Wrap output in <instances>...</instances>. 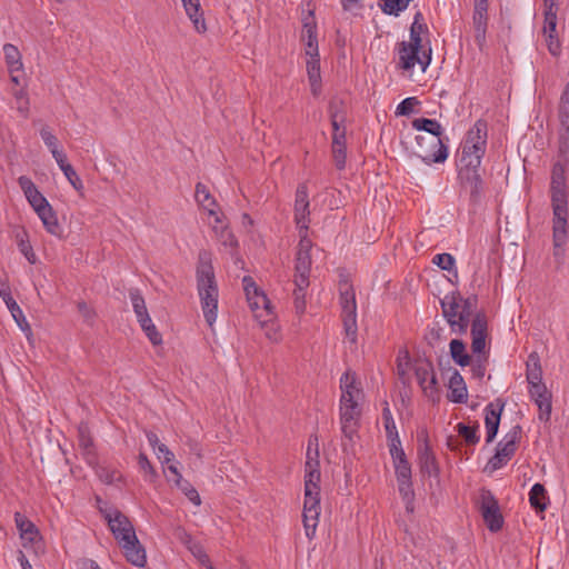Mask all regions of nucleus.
Instances as JSON below:
<instances>
[{
    "instance_id": "20e7f679",
    "label": "nucleus",
    "mask_w": 569,
    "mask_h": 569,
    "mask_svg": "<svg viewBox=\"0 0 569 569\" xmlns=\"http://www.w3.org/2000/svg\"><path fill=\"white\" fill-rule=\"evenodd\" d=\"M460 300V293L453 292L450 296H446L440 303L443 317L449 323L452 332L458 335H465L468 330L469 325H472L476 315L483 313L486 316V313L483 311L472 313L471 311L461 308Z\"/></svg>"
},
{
    "instance_id": "13d9d810",
    "label": "nucleus",
    "mask_w": 569,
    "mask_h": 569,
    "mask_svg": "<svg viewBox=\"0 0 569 569\" xmlns=\"http://www.w3.org/2000/svg\"><path fill=\"white\" fill-rule=\"evenodd\" d=\"M332 158L335 166L338 170H342L346 167L347 148L346 144L331 146Z\"/></svg>"
},
{
    "instance_id": "5fc2aeb1",
    "label": "nucleus",
    "mask_w": 569,
    "mask_h": 569,
    "mask_svg": "<svg viewBox=\"0 0 569 569\" xmlns=\"http://www.w3.org/2000/svg\"><path fill=\"white\" fill-rule=\"evenodd\" d=\"M463 188L469 191L471 201L478 202L483 194V181L481 176L472 180V182L465 184Z\"/></svg>"
},
{
    "instance_id": "603ef678",
    "label": "nucleus",
    "mask_w": 569,
    "mask_h": 569,
    "mask_svg": "<svg viewBox=\"0 0 569 569\" xmlns=\"http://www.w3.org/2000/svg\"><path fill=\"white\" fill-rule=\"evenodd\" d=\"M254 317L259 321L260 326L266 328V336L271 340L278 339V328L277 325L273 321V315L267 316L266 319H261L262 315L256 313Z\"/></svg>"
},
{
    "instance_id": "7c9ffc66",
    "label": "nucleus",
    "mask_w": 569,
    "mask_h": 569,
    "mask_svg": "<svg viewBox=\"0 0 569 569\" xmlns=\"http://www.w3.org/2000/svg\"><path fill=\"white\" fill-rule=\"evenodd\" d=\"M2 300L4 301L18 327L29 337L31 335L30 325L28 323L21 308L12 298L11 293H6Z\"/></svg>"
},
{
    "instance_id": "0eeeda50",
    "label": "nucleus",
    "mask_w": 569,
    "mask_h": 569,
    "mask_svg": "<svg viewBox=\"0 0 569 569\" xmlns=\"http://www.w3.org/2000/svg\"><path fill=\"white\" fill-rule=\"evenodd\" d=\"M417 149L415 153L425 163H442L448 158V147L441 137L418 134L416 137Z\"/></svg>"
},
{
    "instance_id": "3c124183",
    "label": "nucleus",
    "mask_w": 569,
    "mask_h": 569,
    "mask_svg": "<svg viewBox=\"0 0 569 569\" xmlns=\"http://www.w3.org/2000/svg\"><path fill=\"white\" fill-rule=\"evenodd\" d=\"M129 296L137 318H141L142 316L147 315L148 310L146 302L139 290H130Z\"/></svg>"
},
{
    "instance_id": "4d7b16f0",
    "label": "nucleus",
    "mask_w": 569,
    "mask_h": 569,
    "mask_svg": "<svg viewBox=\"0 0 569 569\" xmlns=\"http://www.w3.org/2000/svg\"><path fill=\"white\" fill-rule=\"evenodd\" d=\"M389 440V451L390 455L395 460L403 459L406 458V453L401 447V441L398 433H395V436L388 437Z\"/></svg>"
},
{
    "instance_id": "f8f14e48",
    "label": "nucleus",
    "mask_w": 569,
    "mask_h": 569,
    "mask_svg": "<svg viewBox=\"0 0 569 569\" xmlns=\"http://www.w3.org/2000/svg\"><path fill=\"white\" fill-rule=\"evenodd\" d=\"M300 241L296 253L295 278H298L300 286L305 284V280H309L311 270V256L312 241L308 234H299Z\"/></svg>"
},
{
    "instance_id": "e2e57ef3",
    "label": "nucleus",
    "mask_w": 569,
    "mask_h": 569,
    "mask_svg": "<svg viewBox=\"0 0 569 569\" xmlns=\"http://www.w3.org/2000/svg\"><path fill=\"white\" fill-rule=\"evenodd\" d=\"M417 104H419V101L416 97L406 98L398 104L396 113L399 116H409Z\"/></svg>"
},
{
    "instance_id": "4c0bfd02",
    "label": "nucleus",
    "mask_w": 569,
    "mask_h": 569,
    "mask_svg": "<svg viewBox=\"0 0 569 569\" xmlns=\"http://www.w3.org/2000/svg\"><path fill=\"white\" fill-rule=\"evenodd\" d=\"M526 377L528 383L542 381L540 357L538 356L537 352H531L528 356Z\"/></svg>"
},
{
    "instance_id": "a19ab883",
    "label": "nucleus",
    "mask_w": 569,
    "mask_h": 569,
    "mask_svg": "<svg viewBox=\"0 0 569 569\" xmlns=\"http://www.w3.org/2000/svg\"><path fill=\"white\" fill-rule=\"evenodd\" d=\"M412 0H378L381 11L388 16L398 17Z\"/></svg>"
},
{
    "instance_id": "c9c22d12",
    "label": "nucleus",
    "mask_w": 569,
    "mask_h": 569,
    "mask_svg": "<svg viewBox=\"0 0 569 569\" xmlns=\"http://www.w3.org/2000/svg\"><path fill=\"white\" fill-rule=\"evenodd\" d=\"M548 20H545L542 32L546 38V44L548 51L553 56L558 57L561 51V46L557 36V20H553V28L549 30Z\"/></svg>"
},
{
    "instance_id": "7ed1b4c3",
    "label": "nucleus",
    "mask_w": 569,
    "mask_h": 569,
    "mask_svg": "<svg viewBox=\"0 0 569 569\" xmlns=\"http://www.w3.org/2000/svg\"><path fill=\"white\" fill-rule=\"evenodd\" d=\"M471 350L475 359L471 358L472 375L482 379L486 372L487 362V337H488V318L483 313L476 315L471 328Z\"/></svg>"
},
{
    "instance_id": "412c9836",
    "label": "nucleus",
    "mask_w": 569,
    "mask_h": 569,
    "mask_svg": "<svg viewBox=\"0 0 569 569\" xmlns=\"http://www.w3.org/2000/svg\"><path fill=\"white\" fill-rule=\"evenodd\" d=\"M503 403H489L485 408L486 417H485V425L487 429V443H490L493 441V439L497 436L499 423H500V416L503 410Z\"/></svg>"
},
{
    "instance_id": "aec40b11",
    "label": "nucleus",
    "mask_w": 569,
    "mask_h": 569,
    "mask_svg": "<svg viewBox=\"0 0 569 569\" xmlns=\"http://www.w3.org/2000/svg\"><path fill=\"white\" fill-rule=\"evenodd\" d=\"M361 408L340 409V423L343 436L350 441L357 436Z\"/></svg>"
},
{
    "instance_id": "49530a36",
    "label": "nucleus",
    "mask_w": 569,
    "mask_h": 569,
    "mask_svg": "<svg viewBox=\"0 0 569 569\" xmlns=\"http://www.w3.org/2000/svg\"><path fill=\"white\" fill-rule=\"evenodd\" d=\"M317 24L313 13L310 11L309 17L303 20L301 40L306 42H318L316 33Z\"/></svg>"
},
{
    "instance_id": "1a4fd4ad",
    "label": "nucleus",
    "mask_w": 569,
    "mask_h": 569,
    "mask_svg": "<svg viewBox=\"0 0 569 569\" xmlns=\"http://www.w3.org/2000/svg\"><path fill=\"white\" fill-rule=\"evenodd\" d=\"M487 144V123L478 120L468 130L465 143L461 150V157H478L482 159Z\"/></svg>"
},
{
    "instance_id": "b1692460",
    "label": "nucleus",
    "mask_w": 569,
    "mask_h": 569,
    "mask_svg": "<svg viewBox=\"0 0 569 569\" xmlns=\"http://www.w3.org/2000/svg\"><path fill=\"white\" fill-rule=\"evenodd\" d=\"M450 390L448 399L455 403H465L468 399L467 386L458 370L451 375L448 383Z\"/></svg>"
},
{
    "instance_id": "cd10ccee",
    "label": "nucleus",
    "mask_w": 569,
    "mask_h": 569,
    "mask_svg": "<svg viewBox=\"0 0 569 569\" xmlns=\"http://www.w3.org/2000/svg\"><path fill=\"white\" fill-rule=\"evenodd\" d=\"M341 396L347 398H362V389L360 383L357 381L356 373L353 371H346L340 378Z\"/></svg>"
},
{
    "instance_id": "338daca9",
    "label": "nucleus",
    "mask_w": 569,
    "mask_h": 569,
    "mask_svg": "<svg viewBox=\"0 0 569 569\" xmlns=\"http://www.w3.org/2000/svg\"><path fill=\"white\" fill-rule=\"evenodd\" d=\"M188 497V499L194 505L199 506L201 503L200 496L198 491L186 480H181L180 486H178Z\"/></svg>"
},
{
    "instance_id": "c85d7f7f",
    "label": "nucleus",
    "mask_w": 569,
    "mask_h": 569,
    "mask_svg": "<svg viewBox=\"0 0 569 569\" xmlns=\"http://www.w3.org/2000/svg\"><path fill=\"white\" fill-rule=\"evenodd\" d=\"M187 16L192 21L194 29L199 33H203L207 30L204 19L200 9L199 0H181Z\"/></svg>"
},
{
    "instance_id": "58836bf2",
    "label": "nucleus",
    "mask_w": 569,
    "mask_h": 569,
    "mask_svg": "<svg viewBox=\"0 0 569 569\" xmlns=\"http://www.w3.org/2000/svg\"><path fill=\"white\" fill-rule=\"evenodd\" d=\"M307 73L313 94H318L320 88V60L319 57L307 59Z\"/></svg>"
},
{
    "instance_id": "6e6d98bb",
    "label": "nucleus",
    "mask_w": 569,
    "mask_h": 569,
    "mask_svg": "<svg viewBox=\"0 0 569 569\" xmlns=\"http://www.w3.org/2000/svg\"><path fill=\"white\" fill-rule=\"evenodd\" d=\"M393 465L396 469L397 481H408L409 479H411V466L408 462L407 458L395 460Z\"/></svg>"
},
{
    "instance_id": "2f4dec72",
    "label": "nucleus",
    "mask_w": 569,
    "mask_h": 569,
    "mask_svg": "<svg viewBox=\"0 0 569 569\" xmlns=\"http://www.w3.org/2000/svg\"><path fill=\"white\" fill-rule=\"evenodd\" d=\"M79 432V447L82 450V455L84 456L88 463H96V453L93 448L92 439L89 435L88 428L86 426H80L78 429Z\"/></svg>"
},
{
    "instance_id": "ddd939ff",
    "label": "nucleus",
    "mask_w": 569,
    "mask_h": 569,
    "mask_svg": "<svg viewBox=\"0 0 569 569\" xmlns=\"http://www.w3.org/2000/svg\"><path fill=\"white\" fill-rule=\"evenodd\" d=\"M415 375L425 395L433 401L439 399L438 381L432 363L429 361L417 362Z\"/></svg>"
},
{
    "instance_id": "09e8293b",
    "label": "nucleus",
    "mask_w": 569,
    "mask_h": 569,
    "mask_svg": "<svg viewBox=\"0 0 569 569\" xmlns=\"http://www.w3.org/2000/svg\"><path fill=\"white\" fill-rule=\"evenodd\" d=\"M247 300L252 311L256 312L258 309L263 308L266 316L273 315L270 310V301L263 292L259 291Z\"/></svg>"
},
{
    "instance_id": "423d86ee",
    "label": "nucleus",
    "mask_w": 569,
    "mask_h": 569,
    "mask_svg": "<svg viewBox=\"0 0 569 569\" xmlns=\"http://www.w3.org/2000/svg\"><path fill=\"white\" fill-rule=\"evenodd\" d=\"M567 166L557 161L552 166L550 181V199L552 216L568 214Z\"/></svg>"
},
{
    "instance_id": "9d476101",
    "label": "nucleus",
    "mask_w": 569,
    "mask_h": 569,
    "mask_svg": "<svg viewBox=\"0 0 569 569\" xmlns=\"http://www.w3.org/2000/svg\"><path fill=\"white\" fill-rule=\"evenodd\" d=\"M101 512L119 545L121 542L128 543V540L134 539V537H137L131 521L121 511L113 509L101 510Z\"/></svg>"
},
{
    "instance_id": "5701e85b",
    "label": "nucleus",
    "mask_w": 569,
    "mask_h": 569,
    "mask_svg": "<svg viewBox=\"0 0 569 569\" xmlns=\"http://www.w3.org/2000/svg\"><path fill=\"white\" fill-rule=\"evenodd\" d=\"M480 164L481 159L478 157H460L459 180L462 187L480 176Z\"/></svg>"
},
{
    "instance_id": "4be33fe9",
    "label": "nucleus",
    "mask_w": 569,
    "mask_h": 569,
    "mask_svg": "<svg viewBox=\"0 0 569 569\" xmlns=\"http://www.w3.org/2000/svg\"><path fill=\"white\" fill-rule=\"evenodd\" d=\"M120 547L123 550L126 559L136 567H144L147 563V556L143 546L137 537L128 540V543L121 542Z\"/></svg>"
},
{
    "instance_id": "de8ad7c7",
    "label": "nucleus",
    "mask_w": 569,
    "mask_h": 569,
    "mask_svg": "<svg viewBox=\"0 0 569 569\" xmlns=\"http://www.w3.org/2000/svg\"><path fill=\"white\" fill-rule=\"evenodd\" d=\"M18 248L20 252L27 258L30 263H36V254L28 240L27 232L24 230L17 233Z\"/></svg>"
},
{
    "instance_id": "473e14b6",
    "label": "nucleus",
    "mask_w": 569,
    "mask_h": 569,
    "mask_svg": "<svg viewBox=\"0 0 569 569\" xmlns=\"http://www.w3.org/2000/svg\"><path fill=\"white\" fill-rule=\"evenodd\" d=\"M449 349L450 356L457 365L466 367L471 363V356L467 352L466 345L462 340L452 339Z\"/></svg>"
},
{
    "instance_id": "a211bd4d",
    "label": "nucleus",
    "mask_w": 569,
    "mask_h": 569,
    "mask_svg": "<svg viewBox=\"0 0 569 569\" xmlns=\"http://www.w3.org/2000/svg\"><path fill=\"white\" fill-rule=\"evenodd\" d=\"M472 26L475 29V40L479 47H482L486 42L488 26V3H483L482 1L475 3Z\"/></svg>"
},
{
    "instance_id": "393cba45",
    "label": "nucleus",
    "mask_w": 569,
    "mask_h": 569,
    "mask_svg": "<svg viewBox=\"0 0 569 569\" xmlns=\"http://www.w3.org/2000/svg\"><path fill=\"white\" fill-rule=\"evenodd\" d=\"M418 459L420 470L423 475H428L429 477L438 475V465L436 461V457L429 447L427 440H425L423 445L418 449Z\"/></svg>"
},
{
    "instance_id": "dca6fc26",
    "label": "nucleus",
    "mask_w": 569,
    "mask_h": 569,
    "mask_svg": "<svg viewBox=\"0 0 569 569\" xmlns=\"http://www.w3.org/2000/svg\"><path fill=\"white\" fill-rule=\"evenodd\" d=\"M568 239V214L552 216L553 256L561 261L565 256L563 246Z\"/></svg>"
},
{
    "instance_id": "37998d69",
    "label": "nucleus",
    "mask_w": 569,
    "mask_h": 569,
    "mask_svg": "<svg viewBox=\"0 0 569 569\" xmlns=\"http://www.w3.org/2000/svg\"><path fill=\"white\" fill-rule=\"evenodd\" d=\"M546 489L541 483H535L529 493V501L532 508L538 511L546 509Z\"/></svg>"
},
{
    "instance_id": "f257e3e1",
    "label": "nucleus",
    "mask_w": 569,
    "mask_h": 569,
    "mask_svg": "<svg viewBox=\"0 0 569 569\" xmlns=\"http://www.w3.org/2000/svg\"><path fill=\"white\" fill-rule=\"evenodd\" d=\"M429 28L423 22V16L418 11L410 27V40L399 43L398 67L403 70H412L419 64L425 72L431 62L432 49L429 40Z\"/></svg>"
},
{
    "instance_id": "8fccbe9b",
    "label": "nucleus",
    "mask_w": 569,
    "mask_h": 569,
    "mask_svg": "<svg viewBox=\"0 0 569 569\" xmlns=\"http://www.w3.org/2000/svg\"><path fill=\"white\" fill-rule=\"evenodd\" d=\"M479 426L469 427L465 423H458L457 430L468 445H476L479 442V436L477 435Z\"/></svg>"
},
{
    "instance_id": "f3484780",
    "label": "nucleus",
    "mask_w": 569,
    "mask_h": 569,
    "mask_svg": "<svg viewBox=\"0 0 569 569\" xmlns=\"http://www.w3.org/2000/svg\"><path fill=\"white\" fill-rule=\"evenodd\" d=\"M529 386L530 397L535 400L539 409V419L542 421H548L550 419L552 409L551 392L548 391L546 385L542 381L530 382Z\"/></svg>"
},
{
    "instance_id": "bb28decb",
    "label": "nucleus",
    "mask_w": 569,
    "mask_h": 569,
    "mask_svg": "<svg viewBox=\"0 0 569 569\" xmlns=\"http://www.w3.org/2000/svg\"><path fill=\"white\" fill-rule=\"evenodd\" d=\"M14 522L22 540L32 543L39 538L38 528L24 515L16 512Z\"/></svg>"
},
{
    "instance_id": "f03ea898",
    "label": "nucleus",
    "mask_w": 569,
    "mask_h": 569,
    "mask_svg": "<svg viewBox=\"0 0 569 569\" xmlns=\"http://www.w3.org/2000/svg\"><path fill=\"white\" fill-rule=\"evenodd\" d=\"M197 289L204 319L211 327L217 319L219 291L211 263V253L207 250H201L199 252L197 266Z\"/></svg>"
},
{
    "instance_id": "79ce46f5",
    "label": "nucleus",
    "mask_w": 569,
    "mask_h": 569,
    "mask_svg": "<svg viewBox=\"0 0 569 569\" xmlns=\"http://www.w3.org/2000/svg\"><path fill=\"white\" fill-rule=\"evenodd\" d=\"M295 290H293V299H295V309L297 313H303L306 310V290L309 287V280H305V284L300 286V281L298 278L293 279Z\"/></svg>"
},
{
    "instance_id": "f704fd0d",
    "label": "nucleus",
    "mask_w": 569,
    "mask_h": 569,
    "mask_svg": "<svg viewBox=\"0 0 569 569\" xmlns=\"http://www.w3.org/2000/svg\"><path fill=\"white\" fill-rule=\"evenodd\" d=\"M319 461L306 463L305 490L320 491Z\"/></svg>"
},
{
    "instance_id": "69168bd1",
    "label": "nucleus",
    "mask_w": 569,
    "mask_h": 569,
    "mask_svg": "<svg viewBox=\"0 0 569 569\" xmlns=\"http://www.w3.org/2000/svg\"><path fill=\"white\" fill-rule=\"evenodd\" d=\"M140 469L149 476V480L153 481L157 478V472L144 453H140L138 458Z\"/></svg>"
},
{
    "instance_id": "a878e982",
    "label": "nucleus",
    "mask_w": 569,
    "mask_h": 569,
    "mask_svg": "<svg viewBox=\"0 0 569 569\" xmlns=\"http://www.w3.org/2000/svg\"><path fill=\"white\" fill-rule=\"evenodd\" d=\"M196 201L197 203L204 210L208 211L210 216H214L216 222H220V218L217 214L216 207L217 202L214 198L211 196L207 186L201 182H198L196 186Z\"/></svg>"
},
{
    "instance_id": "6e6552de",
    "label": "nucleus",
    "mask_w": 569,
    "mask_h": 569,
    "mask_svg": "<svg viewBox=\"0 0 569 569\" xmlns=\"http://www.w3.org/2000/svg\"><path fill=\"white\" fill-rule=\"evenodd\" d=\"M478 508L487 528L491 532H497L502 528L503 517L500 512L499 503L490 490L482 489L480 491Z\"/></svg>"
},
{
    "instance_id": "ea45409f",
    "label": "nucleus",
    "mask_w": 569,
    "mask_h": 569,
    "mask_svg": "<svg viewBox=\"0 0 569 569\" xmlns=\"http://www.w3.org/2000/svg\"><path fill=\"white\" fill-rule=\"evenodd\" d=\"M561 129L569 132V82L566 84L559 101L558 110Z\"/></svg>"
},
{
    "instance_id": "774afa93",
    "label": "nucleus",
    "mask_w": 569,
    "mask_h": 569,
    "mask_svg": "<svg viewBox=\"0 0 569 569\" xmlns=\"http://www.w3.org/2000/svg\"><path fill=\"white\" fill-rule=\"evenodd\" d=\"M40 137L50 151L58 149V139L48 127L41 128Z\"/></svg>"
},
{
    "instance_id": "c03bdc74",
    "label": "nucleus",
    "mask_w": 569,
    "mask_h": 569,
    "mask_svg": "<svg viewBox=\"0 0 569 569\" xmlns=\"http://www.w3.org/2000/svg\"><path fill=\"white\" fill-rule=\"evenodd\" d=\"M174 536L186 546L189 547V549L194 553L198 555L201 562L204 563V561H209L208 556L202 552V550L198 546L191 547L190 543L192 541L191 536L184 530L182 527H177L174 529Z\"/></svg>"
},
{
    "instance_id": "052dcab7",
    "label": "nucleus",
    "mask_w": 569,
    "mask_h": 569,
    "mask_svg": "<svg viewBox=\"0 0 569 569\" xmlns=\"http://www.w3.org/2000/svg\"><path fill=\"white\" fill-rule=\"evenodd\" d=\"M557 0H545V20H548L549 30L553 28V20H557Z\"/></svg>"
},
{
    "instance_id": "bf43d9fd",
    "label": "nucleus",
    "mask_w": 569,
    "mask_h": 569,
    "mask_svg": "<svg viewBox=\"0 0 569 569\" xmlns=\"http://www.w3.org/2000/svg\"><path fill=\"white\" fill-rule=\"evenodd\" d=\"M16 100V109L23 116L27 117L29 112V99L27 93L20 89L13 92Z\"/></svg>"
},
{
    "instance_id": "864d4df0",
    "label": "nucleus",
    "mask_w": 569,
    "mask_h": 569,
    "mask_svg": "<svg viewBox=\"0 0 569 569\" xmlns=\"http://www.w3.org/2000/svg\"><path fill=\"white\" fill-rule=\"evenodd\" d=\"M432 262L438 266L440 269L451 272L455 271V276L457 277V270H455V258L450 253H439L436 254L432 259Z\"/></svg>"
},
{
    "instance_id": "c756f323",
    "label": "nucleus",
    "mask_w": 569,
    "mask_h": 569,
    "mask_svg": "<svg viewBox=\"0 0 569 569\" xmlns=\"http://www.w3.org/2000/svg\"><path fill=\"white\" fill-rule=\"evenodd\" d=\"M37 214L41 219L46 230L49 233L58 238L62 237L63 230L60 223L58 222L57 214L53 211L50 203L47 207H44L41 211H39Z\"/></svg>"
},
{
    "instance_id": "9b49d317",
    "label": "nucleus",
    "mask_w": 569,
    "mask_h": 569,
    "mask_svg": "<svg viewBox=\"0 0 569 569\" xmlns=\"http://www.w3.org/2000/svg\"><path fill=\"white\" fill-rule=\"evenodd\" d=\"M320 516V491L305 490L302 521L307 538L315 536Z\"/></svg>"
},
{
    "instance_id": "39448f33",
    "label": "nucleus",
    "mask_w": 569,
    "mask_h": 569,
    "mask_svg": "<svg viewBox=\"0 0 569 569\" xmlns=\"http://www.w3.org/2000/svg\"><path fill=\"white\" fill-rule=\"evenodd\" d=\"M341 316L346 338L351 343L357 342V303L356 295L351 283L347 280L339 283Z\"/></svg>"
},
{
    "instance_id": "e433bc0d",
    "label": "nucleus",
    "mask_w": 569,
    "mask_h": 569,
    "mask_svg": "<svg viewBox=\"0 0 569 569\" xmlns=\"http://www.w3.org/2000/svg\"><path fill=\"white\" fill-rule=\"evenodd\" d=\"M3 52L10 73L22 70L23 64L21 61V53L16 46L6 43L3 46Z\"/></svg>"
},
{
    "instance_id": "a18cd8bd",
    "label": "nucleus",
    "mask_w": 569,
    "mask_h": 569,
    "mask_svg": "<svg viewBox=\"0 0 569 569\" xmlns=\"http://www.w3.org/2000/svg\"><path fill=\"white\" fill-rule=\"evenodd\" d=\"M329 113L333 132L345 131L346 117L336 102L330 103Z\"/></svg>"
},
{
    "instance_id": "4468645a",
    "label": "nucleus",
    "mask_w": 569,
    "mask_h": 569,
    "mask_svg": "<svg viewBox=\"0 0 569 569\" xmlns=\"http://www.w3.org/2000/svg\"><path fill=\"white\" fill-rule=\"evenodd\" d=\"M309 199L308 188L305 183L299 184L296 191L295 200V221L299 229V234H308L309 229Z\"/></svg>"
},
{
    "instance_id": "2eb2a0df",
    "label": "nucleus",
    "mask_w": 569,
    "mask_h": 569,
    "mask_svg": "<svg viewBox=\"0 0 569 569\" xmlns=\"http://www.w3.org/2000/svg\"><path fill=\"white\" fill-rule=\"evenodd\" d=\"M518 437V431H513L505 437L502 441H500L497 446L496 453L489 460L487 465V469L491 471L498 470L511 459V457L516 452V441Z\"/></svg>"
},
{
    "instance_id": "72a5a7b5",
    "label": "nucleus",
    "mask_w": 569,
    "mask_h": 569,
    "mask_svg": "<svg viewBox=\"0 0 569 569\" xmlns=\"http://www.w3.org/2000/svg\"><path fill=\"white\" fill-rule=\"evenodd\" d=\"M413 129L429 133V137H441L443 128L435 119L417 118L412 121Z\"/></svg>"
},
{
    "instance_id": "6ab92c4d",
    "label": "nucleus",
    "mask_w": 569,
    "mask_h": 569,
    "mask_svg": "<svg viewBox=\"0 0 569 569\" xmlns=\"http://www.w3.org/2000/svg\"><path fill=\"white\" fill-rule=\"evenodd\" d=\"M18 183L28 202L37 213L49 204L48 200L42 196L30 178L21 176L18 179Z\"/></svg>"
},
{
    "instance_id": "680f3d73",
    "label": "nucleus",
    "mask_w": 569,
    "mask_h": 569,
    "mask_svg": "<svg viewBox=\"0 0 569 569\" xmlns=\"http://www.w3.org/2000/svg\"><path fill=\"white\" fill-rule=\"evenodd\" d=\"M382 419H383L387 437H391V436H395V433H398L397 428H396V422L392 418V413H391L387 402L382 410Z\"/></svg>"
},
{
    "instance_id": "0e129e2a",
    "label": "nucleus",
    "mask_w": 569,
    "mask_h": 569,
    "mask_svg": "<svg viewBox=\"0 0 569 569\" xmlns=\"http://www.w3.org/2000/svg\"><path fill=\"white\" fill-rule=\"evenodd\" d=\"M62 172L76 190H81L83 188L81 179L71 164L64 166V168H62Z\"/></svg>"
}]
</instances>
